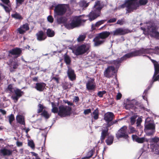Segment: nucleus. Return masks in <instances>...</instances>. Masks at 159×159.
Instances as JSON below:
<instances>
[{
    "instance_id": "nucleus-59",
    "label": "nucleus",
    "mask_w": 159,
    "mask_h": 159,
    "mask_svg": "<svg viewBox=\"0 0 159 159\" xmlns=\"http://www.w3.org/2000/svg\"><path fill=\"white\" fill-rule=\"evenodd\" d=\"M91 111L90 109H88L84 110V113L85 115H88L91 113Z\"/></svg>"
},
{
    "instance_id": "nucleus-54",
    "label": "nucleus",
    "mask_w": 159,
    "mask_h": 159,
    "mask_svg": "<svg viewBox=\"0 0 159 159\" xmlns=\"http://www.w3.org/2000/svg\"><path fill=\"white\" fill-rule=\"evenodd\" d=\"M135 119L136 117L134 116H132L130 118V122L131 125H133L135 123L136 120Z\"/></svg>"
},
{
    "instance_id": "nucleus-46",
    "label": "nucleus",
    "mask_w": 159,
    "mask_h": 159,
    "mask_svg": "<svg viewBox=\"0 0 159 159\" xmlns=\"http://www.w3.org/2000/svg\"><path fill=\"white\" fill-rule=\"evenodd\" d=\"M86 35L84 34L80 35L77 39V40L79 42L83 41L86 38Z\"/></svg>"
},
{
    "instance_id": "nucleus-45",
    "label": "nucleus",
    "mask_w": 159,
    "mask_h": 159,
    "mask_svg": "<svg viewBox=\"0 0 159 159\" xmlns=\"http://www.w3.org/2000/svg\"><path fill=\"white\" fill-rule=\"evenodd\" d=\"M9 123L11 125L12 122L15 120V117L13 114H11L8 116Z\"/></svg>"
},
{
    "instance_id": "nucleus-53",
    "label": "nucleus",
    "mask_w": 159,
    "mask_h": 159,
    "mask_svg": "<svg viewBox=\"0 0 159 159\" xmlns=\"http://www.w3.org/2000/svg\"><path fill=\"white\" fill-rule=\"evenodd\" d=\"M0 5L1 6L3 7L5 11L7 12H9L10 11V10L9 8L7 6H5L2 3H0Z\"/></svg>"
},
{
    "instance_id": "nucleus-10",
    "label": "nucleus",
    "mask_w": 159,
    "mask_h": 159,
    "mask_svg": "<svg viewBox=\"0 0 159 159\" xmlns=\"http://www.w3.org/2000/svg\"><path fill=\"white\" fill-rule=\"evenodd\" d=\"M88 78L89 79L86 84V89L89 91H94L96 87L95 79L94 78Z\"/></svg>"
},
{
    "instance_id": "nucleus-7",
    "label": "nucleus",
    "mask_w": 159,
    "mask_h": 159,
    "mask_svg": "<svg viewBox=\"0 0 159 159\" xmlns=\"http://www.w3.org/2000/svg\"><path fill=\"white\" fill-rule=\"evenodd\" d=\"M134 0H127L125 3L119 6L120 8H123L126 7V13H130L133 12L134 9H136V7L133 6Z\"/></svg>"
},
{
    "instance_id": "nucleus-36",
    "label": "nucleus",
    "mask_w": 159,
    "mask_h": 159,
    "mask_svg": "<svg viewBox=\"0 0 159 159\" xmlns=\"http://www.w3.org/2000/svg\"><path fill=\"white\" fill-rule=\"evenodd\" d=\"M144 107L143 104L138 103L136 106L134 107V109L135 111H140V109H144Z\"/></svg>"
},
{
    "instance_id": "nucleus-22",
    "label": "nucleus",
    "mask_w": 159,
    "mask_h": 159,
    "mask_svg": "<svg viewBox=\"0 0 159 159\" xmlns=\"http://www.w3.org/2000/svg\"><path fill=\"white\" fill-rule=\"evenodd\" d=\"M152 62L153 64L154 68V72L152 77L154 78L159 73V64L155 60H152Z\"/></svg>"
},
{
    "instance_id": "nucleus-37",
    "label": "nucleus",
    "mask_w": 159,
    "mask_h": 159,
    "mask_svg": "<svg viewBox=\"0 0 159 159\" xmlns=\"http://www.w3.org/2000/svg\"><path fill=\"white\" fill-rule=\"evenodd\" d=\"M89 2L87 3L86 1L83 0L80 2V5L82 7L86 8L89 6Z\"/></svg>"
},
{
    "instance_id": "nucleus-25",
    "label": "nucleus",
    "mask_w": 159,
    "mask_h": 159,
    "mask_svg": "<svg viewBox=\"0 0 159 159\" xmlns=\"http://www.w3.org/2000/svg\"><path fill=\"white\" fill-rule=\"evenodd\" d=\"M107 20H102L97 22L95 24H92L91 26V29L92 31L96 30V28H98L101 25L103 24Z\"/></svg>"
},
{
    "instance_id": "nucleus-48",
    "label": "nucleus",
    "mask_w": 159,
    "mask_h": 159,
    "mask_svg": "<svg viewBox=\"0 0 159 159\" xmlns=\"http://www.w3.org/2000/svg\"><path fill=\"white\" fill-rule=\"evenodd\" d=\"M38 107L39 108L38 110V113H39L43 111V110L44 108L43 106L40 104H39L38 105Z\"/></svg>"
},
{
    "instance_id": "nucleus-18",
    "label": "nucleus",
    "mask_w": 159,
    "mask_h": 159,
    "mask_svg": "<svg viewBox=\"0 0 159 159\" xmlns=\"http://www.w3.org/2000/svg\"><path fill=\"white\" fill-rule=\"evenodd\" d=\"M133 6H135L136 9H134V10H136L140 6L145 5H146L148 2V0H139L138 2V0H134Z\"/></svg>"
},
{
    "instance_id": "nucleus-21",
    "label": "nucleus",
    "mask_w": 159,
    "mask_h": 159,
    "mask_svg": "<svg viewBox=\"0 0 159 159\" xmlns=\"http://www.w3.org/2000/svg\"><path fill=\"white\" fill-rule=\"evenodd\" d=\"M108 128L106 126V129H102L101 133V136L100 139V142L101 143H104V140L107 136H108Z\"/></svg>"
},
{
    "instance_id": "nucleus-61",
    "label": "nucleus",
    "mask_w": 159,
    "mask_h": 159,
    "mask_svg": "<svg viewBox=\"0 0 159 159\" xmlns=\"http://www.w3.org/2000/svg\"><path fill=\"white\" fill-rule=\"evenodd\" d=\"M122 97V94H121L119 93H118L116 96V99L117 100H119L121 99Z\"/></svg>"
},
{
    "instance_id": "nucleus-4",
    "label": "nucleus",
    "mask_w": 159,
    "mask_h": 159,
    "mask_svg": "<svg viewBox=\"0 0 159 159\" xmlns=\"http://www.w3.org/2000/svg\"><path fill=\"white\" fill-rule=\"evenodd\" d=\"M154 50L152 48H141L139 50H136L131 52L129 53L130 57H134L139 56L144 54H149L150 53V50Z\"/></svg>"
},
{
    "instance_id": "nucleus-26",
    "label": "nucleus",
    "mask_w": 159,
    "mask_h": 159,
    "mask_svg": "<svg viewBox=\"0 0 159 159\" xmlns=\"http://www.w3.org/2000/svg\"><path fill=\"white\" fill-rule=\"evenodd\" d=\"M101 38L98 35L96 36L93 39V41L94 42V45L96 46H98L103 44L105 42V40H101Z\"/></svg>"
},
{
    "instance_id": "nucleus-40",
    "label": "nucleus",
    "mask_w": 159,
    "mask_h": 159,
    "mask_svg": "<svg viewBox=\"0 0 159 159\" xmlns=\"http://www.w3.org/2000/svg\"><path fill=\"white\" fill-rule=\"evenodd\" d=\"M15 89H14L12 84H9L8 85L6 90L8 91L10 93H13Z\"/></svg>"
},
{
    "instance_id": "nucleus-52",
    "label": "nucleus",
    "mask_w": 159,
    "mask_h": 159,
    "mask_svg": "<svg viewBox=\"0 0 159 159\" xmlns=\"http://www.w3.org/2000/svg\"><path fill=\"white\" fill-rule=\"evenodd\" d=\"M129 134L134 133L136 131L135 128L132 126H129Z\"/></svg>"
},
{
    "instance_id": "nucleus-56",
    "label": "nucleus",
    "mask_w": 159,
    "mask_h": 159,
    "mask_svg": "<svg viewBox=\"0 0 159 159\" xmlns=\"http://www.w3.org/2000/svg\"><path fill=\"white\" fill-rule=\"evenodd\" d=\"M47 20L50 23H52L53 22V18L51 15H49L48 17Z\"/></svg>"
},
{
    "instance_id": "nucleus-42",
    "label": "nucleus",
    "mask_w": 159,
    "mask_h": 159,
    "mask_svg": "<svg viewBox=\"0 0 159 159\" xmlns=\"http://www.w3.org/2000/svg\"><path fill=\"white\" fill-rule=\"evenodd\" d=\"M150 35L152 37H154L156 39H159V32L157 30L150 34Z\"/></svg>"
},
{
    "instance_id": "nucleus-50",
    "label": "nucleus",
    "mask_w": 159,
    "mask_h": 159,
    "mask_svg": "<svg viewBox=\"0 0 159 159\" xmlns=\"http://www.w3.org/2000/svg\"><path fill=\"white\" fill-rule=\"evenodd\" d=\"M106 93V92L105 91H99L98 92L97 95L99 97L102 98L103 97V95Z\"/></svg>"
},
{
    "instance_id": "nucleus-39",
    "label": "nucleus",
    "mask_w": 159,
    "mask_h": 159,
    "mask_svg": "<svg viewBox=\"0 0 159 159\" xmlns=\"http://www.w3.org/2000/svg\"><path fill=\"white\" fill-rule=\"evenodd\" d=\"M18 66V62L16 61H14L12 64L11 67H10V70L11 72L14 71V70L16 69Z\"/></svg>"
},
{
    "instance_id": "nucleus-43",
    "label": "nucleus",
    "mask_w": 159,
    "mask_h": 159,
    "mask_svg": "<svg viewBox=\"0 0 159 159\" xmlns=\"http://www.w3.org/2000/svg\"><path fill=\"white\" fill-rule=\"evenodd\" d=\"M41 115L46 119H48L51 116V115L49 114L48 111L45 110L43 111Z\"/></svg>"
},
{
    "instance_id": "nucleus-29",
    "label": "nucleus",
    "mask_w": 159,
    "mask_h": 159,
    "mask_svg": "<svg viewBox=\"0 0 159 159\" xmlns=\"http://www.w3.org/2000/svg\"><path fill=\"white\" fill-rule=\"evenodd\" d=\"M1 153L4 156H9L12 154V151L5 148H3L1 150Z\"/></svg>"
},
{
    "instance_id": "nucleus-11",
    "label": "nucleus",
    "mask_w": 159,
    "mask_h": 159,
    "mask_svg": "<svg viewBox=\"0 0 159 159\" xmlns=\"http://www.w3.org/2000/svg\"><path fill=\"white\" fill-rule=\"evenodd\" d=\"M130 30L128 29L119 28L112 31L111 34L113 36L123 35L128 33H130Z\"/></svg>"
},
{
    "instance_id": "nucleus-51",
    "label": "nucleus",
    "mask_w": 159,
    "mask_h": 159,
    "mask_svg": "<svg viewBox=\"0 0 159 159\" xmlns=\"http://www.w3.org/2000/svg\"><path fill=\"white\" fill-rule=\"evenodd\" d=\"M28 145L32 148H34L35 147V145L33 140H29L28 142Z\"/></svg>"
},
{
    "instance_id": "nucleus-14",
    "label": "nucleus",
    "mask_w": 159,
    "mask_h": 159,
    "mask_svg": "<svg viewBox=\"0 0 159 159\" xmlns=\"http://www.w3.org/2000/svg\"><path fill=\"white\" fill-rule=\"evenodd\" d=\"M115 70V67L113 66H108L105 69L103 73L104 77L107 78H110L112 77L113 72Z\"/></svg>"
},
{
    "instance_id": "nucleus-9",
    "label": "nucleus",
    "mask_w": 159,
    "mask_h": 159,
    "mask_svg": "<svg viewBox=\"0 0 159 159\" xmlns=\"http://www.w3.org/2000/svg\"><path fill=\"white\" fill-rule=\"evenodd\" d=\"M89 48L85 44H83L78 47L75 50V54L76 56L80 55L88 52Z\"/></svg>"
},
{
    "instance_id": "nucleus-55",
    "label": "nucleus",
    "mask_w": 159,
    "mask_h": 159,
    "mask_svg": "<svg viewBox=\"0 0 159 159\" xmlns=\"http://www.w3.org/2000/svg\"><path fill=\"white\" fill-rule=\"evenodd\" d=\"M117 122V120H115L114 121H111L110 123H108V125L107 126L108 128L114 124H116Z\"/></svg>"
},
{
    "instance_id": "nucleus-8",
    "label": "nucleus",
    "mask_w": 159,
    "mask_h": 159,
    "mask_svg": "<svg viewBox=\"0 0 159 159\" xmlns=\"http://www.w3.org/2000/svg\"><path fill=\"white\" fill-rule=\"evenodd\" d=\"M67 9L64 4H58L55 7L54 14L58 16H62L66 11Z\"/></svg>"
},
{
    "instance_id": "nucleus-6",
    "label": "nucleus",
    "mask_w": 159,
    "mask_h": 159,
    "mask_svg": "<svg viewBox=\"0 0 159 159\" xmlns=\"http://www.w3.org/2000/svg\"><path fill=\"white\" fill-rule=\"evenodd\" d=\"M144 130L147 135H152L155 131V125L152 122L145 121Z\"/></svg>"
},
{
    "instance_id": "nucleus-15",
    "label": "nucleus",
    "mask_w": 159,
    "mask_h": 159,
    "mask_svg": "<svg viewBox=\"0 0 159 159\" xmlns=\"http://www.w3.org/2000/svg\"><path fill=\"white\" fill-rule=\"evenodd\" d=\"M14 92L16 95L11 96V98L15 102H16L18 99L22 96L24 93L23 91L17 88L15 90Z\"/></svg>"
},
{
    "instance_id": "nucleus-24",
    "label": "nucleus",
    "mask_w": 159,
    "mask_h": 159,
    "mask_svg": "<svg viewBox=\"0 0 159 159\" xmlns=\"http://www.w3.org/2000/svg\"><path fill=\"white\" fill-rule=\"evenodd\" d=\"M132 137L133 140L135 141L138 143H142L145 141H148L144 137L140 138L136 135H132Z\"/></svg>"
},
{
    "instance_id": "nucleus-38",
    "label": "nucleus",
    "mask_w": 159,
    "mask_h": 159,
    "mask_svg": "<svg viewBox=\"0 0 159 159\" xmlns=\"http://www.w3.org/2000/svg\"><path fill=\"white\" fill-rule=\"evenodd\" d=\"M64 60L65 62L67 65H69L70 64L71 62L70 58L67 55L65 54L64 55Z\"/></svg>"
},
{
    "instance_id": "nucleus-47",
    "label": "nucleus",
    "mask_w": 159,
    "mask_h": 159,
    "mask_svg": "<svg viewBox=\"0 0 159 159\" xmlns=\"http://www.w3.org/2000/svg\"><path fill=\"white\" fill-rule=\"evenodd\" d=\"M159 79V74L157 75L155 77L153 78V77L152 78V81H151L150 82V84L151 85H152L153 83V82L155 81H157Z\"/></svg>"
},
{
    "instance_id": "nucleus-63",
    "label": "nucleus",
    "mask_w": 159,
    "mask_h": 159,
    "mask_svg": "<svg viewBox=\"0 0 159 159\" xmlns=\"http://www.w3.org/2000/svg\"><path fill=\"white\" fill-rule=\"evenodd\" d=\"M14 61H13V59H11L9 60V65L10 67H11L12 64L14 62Z\"/></svg>"
},
{
    "instance_id": "nucleus-23",
    "label": "nucleus",
    "mask_w": 159,
    "mask_h": 159,
    "mask_svg": "<svg viewBox=\"0 0 159 159\" xmlns=\"http://www.w3.org/2000/svg\"><path fill=\"white\" fill-rule=\"evenodd\" d=\"M46 86V84L43 82L37 83L36 84L34 88L40 92L43 91Z\"/></svg>"
},
{
    "instance_id": "nucleus-27",
    "label": "nucleus",
    "mask_w": 159,
    "mask_h": 159,
    "mask_svg": "<svg viewBox=\"0 0 159 159\" xmlns=\"http://www.w3.org/2000/svg\"><path fill=\"white\" fill-rule=\"evenodd\" d=\"M111 33L107 31H103L101 33H99L98 34V36L99 38L102 39H105L109 37Z\"/></svg>"
},
{
    "instance_id": "nucleus-41",
    "label": "nucleus",
    "mask_w": 159,
    "mask_h": 159,
    "mask_svg": "<svg viewBox=\"0 0 159 159\" xmlns=\"http://www.w3.org/2000/svg\"><path fill=\"white\" fill-rule=\"evenodd\" d=\"M11 16L16 19L22 20L23 18L20 14L16 12L14 14H12Z\"/></svg>"
},
{
    "instance_id": "nucleus-28",
    "label": "nucleus",
    "mask_w": 159,
    "mask_h": 159,
    "mask_svg": "<svg viewBox=\"0 0 159 159\" xmlns=\"http://www.w3.org/2000/svg\"><path fill=\"white\" fill-rule=\"evenodd\" d=\"M91 116L94 120H97L99 118V112L98 108H97L94 111L91 113Z\"/></svg>"
},
{
    "instance_id": "nucleus-1",
    "label": "nucleus",
    "mask_w": 159,
    "mask_h": 159,
    "mask_svg": "<svg viewBox=\"0 0 159 159\" xmlns=\"http://www.w3.org/2000/svg\"><path fill=\"white\" fill-rule=\"evenodd\" d=\"M100 2V1L99 0L95 2L93 6V9L88 15L89 20L90 21H93L100 16L101 11L102 8Z\"/></svg>"
},
{
    "instance_id": "nucleus-32",
    "label": "nucleus",
    "mask_w": 159,
    "mask_h": 159,
    "mask_svg": "<svg viewBox=\"0 0 159 159\" xmlns=\"http://www.w3.org/2000/svg\"><path fill=\"white\" fill-rule=\"evenodd\" d=\"M46 34L47 37L48 36L49 37H52L55 34L54 31L50 28H48L47 30Z\"/></svg>"
},
{
    "instance_id": "nucleus-62",
    "label": "nucleus",
    "mask_w": 159,
    "mask_h": 159,
    "mask_svg": "<svg viewBox=\"0 0 159 159\" xmlns=\"http://www.w3.org/2000/svg\"><path fill=\"white\" fill-rule=\"evenodd\" d=\"M52 80H54L56 82L57 84H58L59 83V79L58 77H53L52 78Z\"/></svg>"
},
{
    "instance_id": "nucleus-34",
    "label": "nucleus",
    "mask_w": 159,
    "mask_h": 159,
    "mask_svg": "<svg viewBox=\"0 0 159 159\" xmlns=\"http://www.w3.org/2000/svg\"><path fill=\"white\" fill-rule=\"evenodd\" d=\"M67 21V19L63 17L58 18L57 19V22L58 24H65Z\"/></svg>"
},
{
    "instance_id": "nucleus-16",
    "label": "nucleus",
    "mask_w": 159,
    "mask_h": 159,
    "mask_svg": "<svg viewBox=\"0 0 159 159\" xmlns=\"http://www.w3.org/2000/svg\"><path fill=\"white\" fill-rule=\"evenodd\" d=\"M37 40L39 41L44 40L47 38V36L45 33L42 30L38 31L36 34Z\"/></svg>"
},
{
    "instance_id": "nucleus-30",
    "label": "nucleus",
    "mask_w": 159,
    "mask_h": 159,
    "mask_svg": "<svg viewBox=\"0 0 159 159\" xmlns=\"http://www.w3.org/2000/svg\"><path fill=\"white\" fill-rule=\"evenodd\" d=\"M16 120L17 122L22 125H25V123L24 117L21 115H18L16 116Z\"/></svg>"
},
{
    "instance_id": "nucleus-13",
    "label": "nucleus",
    "mask_w": 159,
    "mask_h": 159,
    "mask_svg": "<svg viewBox=\"0 0 159 159\" xmlns=\"http://www.w3.org/2000/svg\"><path fill=\"white\" fill-rule=\"evenodd\" d=\"M129 56V53H128L124 55L120 58L114 60L113 65L115 66L116 68H118L123 61L126 60L127 58H130Z\"/></svg>"
},
{
    "instance_id": "nucleus-19",
    "label": "nucleus",
    "mask_w": 159,
    "mask_h": 159,
    "mask_svg": "<svg viewBox=\"0 0 159 159\" xmlns=\"http://www.w3.org/2000/svg\"><path fill=\"white\" fill-rule=\"evenodd\" d=\"M67 73L68 77L70 80L73 81L76 80V75L73 70L69 67Z\"/></svg>"
},
{
    "instance_id": "nucleus-20",
    "label": "nucleus",
    "mask_w": 159,
    "mask_h": 159,
    "mask_svg": "<svg viewBox=\"0 0 159 159\" xmlns=\"http://www.w3.org/2000/svg\"><path fill=\"white\" fill-rule=\"evenodd\" d=\"M114 117V114L111 112H108L105 115L104 119L107 123V126L108 125V123H110L113 120Z\"/></svg>"
},
{
    "instance_id": "nucleus-31",
    "label": "nucleus",
    "mask_w": 159,
    "mask_h": 159,
    "mask_svg": "<svg viewBox=\"0 0 159 159\" xmlns=\"http://www.w3.org/2000/svg\"><path fill=\"white\" fill-rule=\"evenodd\" d=\"M114 137L112 135L108 136L105 142L108 145H110L112 144L113 143Z\"/></svg>"
},
{
    "instance_id": "nucleus-33",
    "label": "nucleus",
    "mask_w": 159,
    "mask_h": 159,
    "mask_svg": "<svg viewBox=\"0 0 159 159\" xmlns=\"http://www.w3.org/2000/svg\"><path fill=\"white\" fill-rule=\"evenodd\" d=\"M157 26L154 23H152L150 26L148 27V30L152 33L157 30Z\"/></svg>"
},
{
    "instance_id": "nucleus-64",
    "label": "nucleus",
    "mask_w": 159,
    "mask_h": 159,
    "mask_svg": "<svg viewBox=\"0 0 159 159\" xmlns=\"http://www.w3.org/2000/svg\"><path fill=\"white\" fill-rule=\"evenodd\" d=\"M116 24L120 25H122L123 24V21L122 19L119 20H117Z\"/></svg>"
},
{
    "instance_id": "nucleus-3",
    "label": "nucleus",
    "mask_w": 159,
    "mask_h": 159,
    "mask_svg": "<svg viewBox=\"0 0 159 159\" xmlns=\"http://www.w3.org/2000/svg\"><path fill=\"white\" fill-rule=\"evenodd\" d=\"M59 111L58 115L61 117H65L70 116L72 108L69 106H60L58 107Z\"/></svg>"
},
{
    "instance_id": "nucleus-58",
    "label": "nucleus",
    "mask_w": 159,
    "mask_h": 159,
    "mask_svg": "<svg viewBox=\"0 0 159 159\" xmlns=\"http://www.w3.org/2000/svg\"><path fill=\"white\" fill-rule=\"evenodd\" d=\"M117 20V19L116 18H111L107 21L108 23H114Z\"/></svg>"
},
{
    "instance_id": "nucleus-57",
    "label": "nucleus",
    "mask_w": 159,
    "mask_h": 159,
    "mask_svg": "<svg viewBox=\"0 0 159 159\" xmlns=\"http://www.w3.org/2000/svg\"><path fill=\"white\" fill-rule=\"evenodd\" d=\"M159 141V138L158 137H154L151 139V142L152 143H157Z\"/></svg>"
},
{
    "instance_id": "nucleus-49",
    "label": "nucleus",
    "mask_w": 159,
    "mask_h": 159,
    "mask_svg": "<svg viewBox=\"0 0 159 159\" xmlns=\"http://www.w3.org/2000/svg\"><path fill=\"white\" fill-rule=\"evenodd\" d=\"M69 84L68 83L65 82L62 84L63 88L65 90H66L69 89Z\"/></svg>"
},
{
    "instance_id": "nucleus-17",
    "label": "nucleus",
    "mask_w": 159,
    "mask_h": 159,
    "mask_svg": "<svg viewBox=\"0 0 159 159\" xmlns=\"http://www.w3.org/2000/svg\"><path fill=\"white\" fill-rule=\"evenodd\" d=\"M30 30V27L28 23H26L21 25L19 28L17 29V31L20 34H23L26 31Z\"/></svg>"
},
{
    "instance_id": "nucleus-2",
    "label": "nucleus",
    "mask_w": 159,
    "mask_h": 159,
    "mask_svg": "<svg viewBox=\"0 0 159 159\" xmlns=\"http://www.w3.org/2000/svg\"><path fill=\"white\" fill-rule=\"evenodd\" d=\"M81 20L78 16H75L73 18L70 23H66L65 24V27L68 29H72L80 25Z\"/></svg>"
},
{
    "instance_id": "nucleus-44",
    "label": "nucleus",
    "mask_w": 159,
    "mask_h": 159,
    "mask_svg": "<svg viewBox=\"0 0 159 159\" xmlns=\"http://www.w3.org/2000/svg\"><path fill=\"white\" fill-rule=\"evenodd\" d=\"M51 104L52 107V112L54 113H58L59 111L58 108L57 107H54V106H55V105L53 102H52Z\"/></svg>"
},
{
    "instance_id": "nucleus-12",
    "label": "nucleus",
    "mask_w": 159,
    "mask_h": 159,
    "mask_svg": "<svg viewBox=\"0 0 159 159\" xmlns=\"http://www.w3.org/2000/svg\"><path fill=\"white\" fill-rule=\"evenodd\" d=\"M8 52V57H11L12 56H14L16 58L20 56L22 50L20 48L16 47L9 50Z\"/></svg>"
},
{
    "instance_id": "nucleus-5",
    "label": "nucleus",
    "mask_w": 159,
    "mask_h": 159,
    "mask_svg": "<svg viewBox=\"0 0 159 159\" xmlns=\"http://www.w3.org/2000/svg\"><path fill=\"white\" fill-rule=\"evenodd\" d=\"M127 127L124 125L121 127L116 134V136L117 139L123 138L128 139L129 136L127 133Z\"/></svg>"
},
{
    "instance_id": "nucleus-35",
    "label": "nucleus",
    "mask_w": 159,
    "mask_h": 159,
    "mask_svg": "<svg viewBox=\"0 0 159 159\" xmlns=\"http://www.w3.org/2000/svg\"><path fill=\"white\" fill-rule=\"evenodd\" d=\"M94 152L95 150L94 149H91L90 151L88 152L86 156L83 157L82 159L90 158L92 157Z\"/></svg>"
},
{
    "instance_id": "nucleus-60",
    "label": "nucleus",
    "mask_w": 159,
    "mask_h": 159,
    "mask_svg": "<svg viewBox=\"0 0 159 159\" xmlns=\"http://www.w3.org/2000/svg\"><path fill=\"white\" fill-rule=\"evenodd\" d=\"M142 119L139 118H138L137 120L136 124L137 126H139L140 125V124L142 122Z\"/></svg>"
}]
</instances>
